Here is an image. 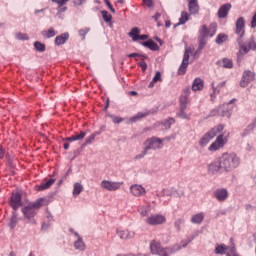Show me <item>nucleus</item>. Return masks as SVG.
<instances>
[{
  "mask_svg": "<svg viewBox=\"0 0 256 256\" xmlns=\"http://www.w3.org/2000/svg\"><path fill=\"white\" fill-rule=\"evenodd\" d=\"M241 164V158L234 152H225L221 155L217 162L211 164L210 167L215 171H233Z\"/></svg>",
  "mask_w": 256,
  "mask_h": 256,
  "instance_id": "1",
  "label": "nucleus"
},
{
  "mask_svg": "<svg viewBox=\"0 0 256 256\" xmlns=\"http://www.w3.org/2000/svg\"><path fill=\"white\" fill-rule=\"evenodd\" d=\"M189 245V241L183 240L180 244H174L171 247H163L161 246V242L157 240H151L150 241V253L152 255H158V256H169L173 255V253H177V251H181V249H184Z\"/></svg>",
  "mask_w": 256,
  "mask_h": 256,
  "instance_id": "2",
  "label": "nucleus"
},
{
  "mask_svg": "<svg viewBox=\"0 0 256 256\" xmlns=\"http://www.w3.org/2000/svg\"><path fill=\"white\" fill-rule=\"evenodd\" d=\"M198 33V51H203L207 45V37H215V34L217 33V23L213 22L209 27H207V25H202Z\"/></svg>",
  "mask_w": 256,
  "mask_h": 256,
  "instance_id": "3",
  "label": "nucleus"
},
{
  "mask_svg": "<svg viewBox=\"0 0 256 256\" xmlns=\"http://www.w3.org/2000/svg\"><path fill=\"white\" fill-rule=\"evenodd\" d=\"M43 205H45V199L39 198L36 201L30 202L26 206H24L22 208V213L26 219H28L29 221L32 220L33 223H35V220L33 219V217L37 215L38 209H41Z\"/></svg>",
  "mask_w": 256,
  "mask_h": 256,
  "instance_id": "4",
  "label": "nucleus"
},
{
  "mask_svg": "<svg viewBox=\"0 0 256 256\" xmlns=\"http://www.w3.org/2000/svg\"><path fill=\"white\" fill-rule=\"evenodd\" d=\"M223 129H225V126L222 124H219L218 126L212 128L210 131L206 132L203 135V137L199 141V145L201 147H205L209 143V141L215 139V137H217V135H219V133H221Z\"/></svg>",
  "mask_w": 256,
  "mask_h": 256,
  "instance_id": "5",
  "label": "nucleus"
},
{
  "mask_svg": "<svg viewBox=\"0 0 256 256\" xmlns=\"http://www.w3.org/2000/svg\"><path fill=\"white\" fill-rule=\"evenodd\" d=\"M229 139L225 137V135L220 134L216 140L208 147V151H219V149H223L225 145H227V142Z\"/></svg>",
  "mask_w": 256,
  "mask_h": 256,
  "instance_id": "6",
  "label": "nucleus"
},
{
  "mask_svg": "<svg viewBox=\"0 0 256 256\" xmlns=\"http://www.w3.org/2000/svg\"><path fill=\"white\" fill-rule=\"evenodd\" d=\"M191 53H193L191 48L185 49L182 63L178 69V75H185V73H187V67H189V57Z\"/></svg>",
  "mask_w": 256,
  "mask_h": 256,
  "instance_id": "7",
  "label": "nucleus"
},
{
  "mask_svg": "<svg viewBox=\"0 0 256 256\" xmlns=\"http://www.w3.org/2000/svg\"><path fill=\"white\" fill-rule=\"evenodd\" d=\"M146 151L151 149H162L163 148V140L161 138L152 137L147 139L144 143Z\"/></svg>",
  "mask_w": 256,
  "mask_h": 256,
  "instance_id": "8",
  "label": "nucleus"
},
{
  "mask_svg": "<svg viewBox=\"0 0 256 256\" xmlns=\"http://www.w3.org/2000/svg\"><path fill=\"white\" fill-rule=\"evenodd\" d=\"M9 205H10V207H12V209L14 211H17V209H19V207H21V205H23L22 196H21L20 192L12 193L10 200H9Z\"/></svg>",
  "mask_w": 256,
  "mask_h": 256,
  "instance_id": "9",
  "label": "nucleus"
},
{
  "mask_svg": "<svg viewBox=\"0 0 256 256\" xmlns=\"http://www.w3.org/2000/svg\"><path fill=\"white\" fill-rule=\"evenodd\" d=\"M121 185H123V183L103 180L100 187L106 191H119V189H121Z\"/></svg>",
  "mask_w": 256,
  "mask_h": 256,
  "instance_id": "10",
  "label": "nucleus"
},
{
  "mask_svg": "<svg viewBox=\"0 0 256 256\" xmlns=\"http://www.w3.org/2000/svg\"><path fill=\"white\" fill-rule=\"evenodd\" d=\"M237 101V99H232L229 103L223 104L220 108L219 111L222 113V117H231V113H233V109H235V105L233 103Z\"/></svg>",
  "mask_w": 256,
  "mask_h": 256,
  "instance_id": "11",
  "label": "nucleus"
},
{
  "mask_svg": "<svg viewBox=\"0 0 256 256\" xmlns=\"http://www.w3.org/2000/svg\"><path fill=\"white\" fill-rule=\"evenodd\" d=\"M167 221V218L163 215L155 214L146 219L147 225H163Z\"/></svg>",
  "mask_w": 256,
  "mask_h": 256,
  "instance_id": "12",
  "label": "nucleus"
},
{
  "mask_svg": "<svg viewBox=\"0 0 256 256\" xmlns=\"http://www.w3.org/2000/svg\"><path fill=\"white\" fill-rule=\"evenodd\" d=\"M255 79V74L249 70L243 72L242 79L240 81V87H247L251 81Z\"/></svg>",
  "mask_w": 256,
  "mask_h": 256,
  "instance_id": "13",
  "label": "nucleus"
},
{
  "mask_svg": "<svg viewBox=\"0 0 256 256\" xmlns=\"http://www.w3.org/2000/svg\"><path fill=\"white\" fill-rule=\"evenodd\" d=\"M235 33L240 37V39L245 35V18L239 17L237 19Z\"/></svg>",
  "mask_w": 256,
  "mask_h": 256,
  "instance_id": "14",
  "label": "nucleus"
},
{
  "mask_svg": "<svg viewBox=\"0 0 256 256\" xmlns=\"http://www.w3.org/2000/svg\"><path fill=\"white\" fill-rule=\"evenodd\" d=\"M191 95V89L189 87H186L182 90V93L179 98L180 106H186L189 105V96Z\"/></svg>",
  "mask_w": 256,
  "mask_h": 256,
  "instance_id": "15",
  "label": "nucleus"
},
{
  "mask_svg": "<svg viewBox=\"0 0 256 256\" xmlns=\"http://www.w3.org/2000/svg\"><path fill=\"white\" fill-rule=\"evenodd\" d=\"M233 6L231 5V3H226L223 4L222 6H220V8L218 9V18L219 19H225L227 18V16L229 15V11H231V8Z\"/></svg>",
  "mask_w": 256,
  "mask_h": 256,
  "instance_id": "16",
  "label": "nucleus"
},
{
  "mask_svg": "<svg viewBox=\"0 0 256 256\" xmlns=\"http://www.w3.org/2000/svg\"><path fill=\"white\" fill-rule=\"evenodd\" d=\"M130 193L134 195V197H143L146 193L145 187L139 184H134L130 187Z\"/></svg>",
  "mask_w": 256,
  "mask_h": 256,
  "instance_id": "17",
  "label": "nucleus"
},
{
  "mask_svg": "<svg viewBox=\"0 0 256 256\" xmlns=\"http://www.w3.org/2000/svg\"><path fill=\"white\" fill-rule=\"evenodd\" d=\"M214 197L215 199H217V201L220 202L227 201V198L229 197V192L225 188H220L214 192Z\"/></svg>",
  "mask_w": 256,
  "mask_h": 256,
  "instance_id": "18",
  "label": "nucleus"
},
{
  "mask_svg": "<svg viewBox=\"0 0 256 256\" xmlns=\"http://www.w3.org/2000/svg\"><path fill=\"white\" fill-rule=\"evenodd\" d=\"M117 235L120 239H133L135 237V231L133 230H117Z\"/></svg>",
  "mask_w": 256,
  "mask_h": 256,
  "instance_id": "19",
  "label": "nucleus"
},
{
  "mask_svg": "<svg viewBox=\"0 0 256 256\" xmlns=\"http://www.w3.org/2000/svg\"><path fill=\"white\" fill-rule=\"evenodd\" d=\"M226 85H227L226 81H223L219 84L212 82L213 94H211V97H214V95H217V93H221V91H224Z\"/></svg>",
  "mask_w": 256,
  "mask_h": 256,
  "instance_id": "20",
  "label": "nucleus"
},
{
  "mask_svg": "<svg viewBox=\"0 0 256 256\" xmlns=\"http://www.w3.org/2000/svg\"><path fill=\"white\" fill-rule=\"evenodd\" d=\"M69 41V33H62L59 36H57L54 40L55 45L59 47L60 45H65Z\"/></svg>",
  "mask_w": 256,
  "mask_h": 256,
  "instance_id": "21",
  "label": "nucleus"
},
{
  "mask_svg": "<svg viewBox=\"0 0 256 256\" xmlns=\"http://www.w3.org/2000/svg\"><path fill=\"white\" fill-rule=\"evenodd\" d=\"M188 3L190 15H197L199 13V2L197 0H188Z\"/></svg>",
  "mask_w": 256,
  "mask_h": 256,
  "instance_id": "22",
  "label": "nucleus"
},
{
  "mask_svg": "<svg viewBox=\"0 0 256 256\" xmlns=\"http://www.w3.org/2000/svg\"><path fill=\"white\" fill-rule=\"evenodd\" d=\"M219 67H223L224 69H233V60L229 58H223L218 61Z\"/></svg>",
  "mask_w": 256,
  "mask_h": 256,
  "instance_id": "23",
  "label": "nucleus"
},
{
  "mask_svg": "<svg viewBox=\"0 0 256 256\" xmlns=\"http://www.w3.org/2000/svg\"><path fill=\"white\" fill-rule=\"evenodd\" d=\"M204 82L201 78H196L192 84V91H203Z\"/></svg>",
  "mask_w": 256,
  "mask_h": 256,
  "instance_id": "24",
  "label": "nucleus"
},
{
  "mask_svg": "<svg viewBox=\"0 0 256 256\" xmlns=\"http://www.w3.org/2000/svg\"><path fill=\"white\" fill-rule=\"evenodd\" d=\"M229 41V35L225 33H219L215 39L216 45H223V43H227Z\"/></svg>",
  "mask_w": 256,
  "mask_h": 256,
  "instance_id": "25",
  "label": "nucleus"
},
{
  "mask_svg": "<svg viewBox=\"0 0 256 256\" xmlns=\"http://www.w3.org/2000/svg\"><path fill=\"white\" fill-rule=\"evenodd\" d=\"M86 135H87V133L80 132V133L74 134L71 137L66 138V141H68L69 143H71L73 141H81V140L85 139Z\"/></svg>",
  "mask_w": 256,
  "mask_h": 256,
  "instance_id": "26",
  "label": "nucleus"
},
{
  "mask_svg": "<svg viewBox=\"0 0 256 256\" xmlns=\"http://www.w3.org/2000/svg\"><path fill=\"white\" fill-rule=\"evenodd\" d=\"M203 219H205V214H203V212H200L191 217V223L200 225V223H203Z\"/></svg>",
  "mask_w": 256,
  "mask_h": 256,
  "instance_id": "27",
  "label": "nucleus"
},
{
  "mask_svg": "<svg viewBox=\"0 0 256 256\" xmlns=\"http://www.w3.org/2000/svg\"><path fill=\"white\" fill-rule=\"evenodd\" d=\"M54 183H55V179L51 178V179L47 180L46 182H43L38 187V191H45V189H50Z\"/></svg>",
  "mask_w": 256,
  "mask_h": 256,
  "instance_id": "28",
  "label": "nucleus"
},
{
  "mask_svg": "<svg viewBox=\"0 0 256 256\" xmlns=\"http://www.w3.org/2000/svg\"><path fill=\"white\" fill-rule=\"evenodd\" d=\"M187 106H180V110L177 113V117H179L180 119H190L191 118V114H187Z\"/></svg>",
  "mask_w": 256,
  "mask_h": 256,
  "instance_id": "29",
  "label": "nucleus"
},
{
  "mask_svg": "<svg viewBox=\"0 0 256 256\" xmlns=\"http://www.w3.org/2000/svg\"><path fill=\"white\" fill-rule=\"evenodd\" d=\"M231 246L227 247L225 244L216 246L215 253L216 255H225L226 251H230Z\"/></svg>",
  "mask_w": 256,
  "mask_h": 256,
  "instance_id": "30",
  "label": "nucleus"
},
{
  "mask_svg": "<svg viewBox=\"0 0 256 256\" xmlns=\"http://www.w3.org/2000/svg\"><path fill=\"white\" fill-rule=\"evenodd\" d=\"M149 111L146 112H138L134 117L130 118L131 123H136V121H140V119H144V117H148Z\"/></svg>",
  "mask_w": 256,
  "mask_h": 256,
  "instance_id": "31",
  "label": "nucleus"
},
{
  "mask_svg": "<svg viewBox=\"0 0 256 256\" xmlns=\"http://www.w3.org/2000/svg\"><path fill=\"white\" fill-rule=\"evenodd\" d=\"M74 247L78 251H85V242H83V238H81V236H78V241L74 242Z\"/></svg>",
  "mask_w": 256,
  "mask_h": 256,
  "instance_id": "32",
  "label": "nucleus"
},
{
  "mask_svg": "<svg viewBox=\"0 0 256 256\" xmlns=\"http://www.w3.org/2000/svg\"><path fill=\"white\" fill-rule=\"evenodd\" d=\"M41 35L44 39H51V37H55V35H57V32H55V28H50L49 30L42 31Z\"/></svg>",
  "mask_w": 256,
  "mask_h": 256,
  "instance_id": "33",
  "label": "nucleus"
},
{
  "mask_svg": "<svg viewBox=\"0 0 256 256\" xmlns=\"http://www.w3.org/2000/svg\"><path fill=\"white\" fill-rule=\"evenodd\" d=\"M144 47H147L148 49H151V51H158L159 50V45L155 43L153 40H148L143 43Z\"/></svg>",
  "mask_w": 256,
  "mask_h": 256,
  "instance_id": "34",
  "label": "nucleus"
},
{
  "mask_svg": "<svg viewBox=\"0 0 256 256\" xmlns=\"http://www.w3.org/2000/svg\"><path fill=\"white\" fill-rule=\"evenodd\" d=\"M140 33H141V31L139 30V28L134 27L131 29V31L128 33V35H129V37H131L132 41H138Z\"/></svg>",
  "mask_w": 256,
  "mask_h": 256,
  "instance_id": "35",
  "label": "nucleus"
},
{
  "mask_svg": "<svg viewBox=\"0 0 256 256\" xmlns=\"http://www.w3.org/2000/svg\"><path fill=\"white\" fill-rule=\"evenodd\" d=\"M159 81H163L161 78V72H156L155 76L153 77L152 81L149 84V89H153L155 87V83H159Z\"/></svg>",
  "mask_w": 256,
  "mask_h": 256,
  "instance_id": "36",
  "label": "nucleus"
},
{
  "mask_svg": "<svg viewBox=\"0 0 256 256\" xmlns=\"http://www.w3.org/2000/svg\"><path fill=\"white\" fill-rule=\"evenodd\" d=\"M83 192V185L81 183H75L73 188V196L77 197L78 195H81Z\"/></svg>",
  "mask_w": 256,
  "mask_h": 256,
  "instance_id": "37",
  "label": "nucleus"
},
{
  "mask_svg": "<svg viewBox=\"0 0 256 256\" xmlns=\"http://www.w3.org/2000/svg\"><path fill=\"white\" fill-rule=\"evenodd\" d=\"M187 21H189V13H187L186 11H183L181 13V17L179 18L178 25H185Z\"/></svg>",
  "mask_w": 256,
  "mask_h": 256,
  "instance_id": "38",
  "label": "nucleus"
},
{
  "mask_svg": "<svg viewBox=\"0 0 256 256\" xmlns=\"http://www.w3.org/2000/svg\"><path fill=\"white\" fill-rule=\"evenodd\" d=\"M34 48L39 53H45V49H47V46H45V44H43V43H41L39 41H36V42H34Z\"/></svg>",
  "mask_w": 256,
  "mask_h": 256,
  "instance_id": "39",
  "label": "nucleus"
},
{
  "mask_svg": "<svg viewBox=\"0 0 256 256\" xmlns=\"http://www.w3.org/2000/svg\"><path fill=\"white\" fill-rule=\"evenodd\" d=\"M175 123L174 118H169L168 120H164L161 125H163L164 129H171V126Z\"/></svg>",
  "mask_w": 256,
  "mask_h": 256,
  "instance_id": "40",
  "label": "nucleus"
},
{
  "mask_svg": "<svg viewBox=\"0 0 256 256\" xmlns=\"http://www.w3.org/2000/svg\"><path fill=\"white\" fill-rule=\"evenodd\" d=\"M101 15H102L105 23H111V19H113V16H111V14H109V12L107 10L101 11Z\"/></svg>",
  "mask_w": 256,
  "mask_h": 256,
  "instance_id": "41",
  "label": "nucleus"
},
{
  "mask_svg": "<svg viewBox=\"0 0 256 256\" xmlns=\"http://www.w3.org/2000/svg\"><path fill=\"white\" fill-rule=\"evenodd\" d=\"M251 51V48H249V45L241 44L239 53L240 55H247V53Z\"/></svg>",
  "mask_w": 256,
  "mask_h": 256,
  "instance_id": "42",
  "label": "nucleus"
},
{
  "mask_svg": "<svg viewBox=\"0 0 256 256\" xmlns=\"http://www.w3.org/2000/svg\"><path fill=\"white\" fill-rule=\"evenodd\" d=\"M15 37H16V39H18L20 41H27V40H29V36L27 34L21 33V32L16 33Z\"/></svg>",
  "mask_w": 256,
  "mask_h": 256,
  "instance_id": "43",
  "label": "nucleus"
},
{
  "mask_svg": "<svg viewBox=\"0 0 256 256\" xmlns=\"http://www.w3.org/2000/svg\"><path fill=\"white\" fill-rule=\"evenodd\" d=\"M17 221V215H13L9 222L10 229H15V227H17Z\"/></svg>",
  "mask_w": 256,
  "mask_h": 256,
  "instance_id": "44",
  "label": "nucleus"
},
{
  "mask_svg": "<svg viewBox=\"0 0 256 256\" xmlns=\"http://www.w3.org/2000/svg\"><path fill=\"white\" fill-rule=\"evenodd\" d=\"M183 223H185V220L182 218H178L175 220L174 226L176 227L177 231H181V225H183Z\"/></svg>",
  "mask_w": 256,
  "mask_h": 256,
  "instance_id": "45",
  "label": "nucleus"
},
{
  "mask_svg": "<svg viewBox=\"0 0 256 256\" xmlns=\"http://www.w3.org/2000/svg\"><path fill=\"white\" fill-rule=\"evenodd\" d=\"M91 31V28H82L79 30V35L82 37V41H85V35Z\"/></svg>",
  "mask_w": 256,
  "mask_h": 256,
  "instance_id": "46",
  "label": "nucleus"
},
{
  "mask_svg": "<svg viewBox=\"0 0 256 256\" xmlns=\"http://www.w3.org/2000/svg\"><path fill=\"white\" fill-rule=\"evenodd\" d=\"M52 3H56L58 7H63V5L69 3V0H52Z\"/></svg>",
  "mask_w": 256,
  "mask_h": 256,
  "instance_id": "47",
  "label": "nucleus"
},
{
  "mask_svg": "<svg viewBox=\"0 0 256 256\" xmlns=\"http://www.w3.org/2000/svg\"><path fill=\"white\" fill-rule=\"evenodd\" d=\"M147 153H149V150H147V148L144 147V150L135 156V159H143V157H145V155H147Z\"/></svg>",
  "mask_w": 256,
  "mask_h": 256,
  "instance_id": "48",
  "label": "nucleus"
},
{
  "mask_svg": "<svg viewBox=\"0 0 256 256\" xmlns=\"http://www.w3.org/2000/svg\"><path fill=\"white\" fill-rule=\"evenodd\" d=\"M248 46L249 49H251L252 51H256V42L255 40L251 39L248 41Z\"/></svg>",
  "mask_w": 256,
  "mask_h": 256,
  "instance_id": "49",
  "label": "nucleus"
},
{
  "mask_svg": "<svg viewBox=\"0 0 256 256\" xmlns=\"http://www.w3.org/2000/svg\"><path fill=\"white\" fill-rule=\"evenodd\" d=\"M105 5L110 9L111 13H115V8H113V5L109 0H104Z\"/></svg>",
  "mask_w": 256,
  "mask_h": 256,
  "instance_id": "50",
  "label": "nucleus"
},
{
  "mask_svg": "<svg viewBox=\"0 0 256 256\" xmlns=\"http://www.w3.org/2000/svg\"><path fill=\"white\" fill-rule=\"evenodd\" d=\"M113 123H123L124 119L117 116H111Z\"/></svg>",
  "mask_w": 256,
  "mask_h": 256,
  "instance_id": "51",
  "label": "nucleus"
},
{
  "mask_svg": "<svg viewBox=\"0 0 256 256\" xmlns=\"http://www.w3.org/2000/svg\"><path fill=\"white\" fill-rule=\"evenodd\" d=\"M95 137H97V134L90 135L88 138H86V143H93V141H95Z\"/></svg>",
  "mask_w": 256,
  "mask_h": 256,
  "instance_id": "52",
  "label": "nucleus"
},
{
  "mask_svg": "<svg viewBox=\"0 0 256 256\" xmlns=\"http://www.w3.org/2000/svg\"><path fill=\"white\" fill-rule=\"evenodd\" d=\"M256 27V12L254 13L252 20H251V28L255 29Z\"/></svg>",
  "mask_w": 256,
  "mask_h": 256,
  "instance_id": "53",
  "label": "nucleus"
},
{
  "mask_svg": "<svg viewBox=\"0 0 256 256\" xmlns=\"http://www.w3.org/2000/svg\"><path fill=\"white\" fill-rule=\"evenodd\" d=\"M255 127H256V119L251 124H249L247 126V129H248V131H253V129H255Z\"/></svg>",
  "mask_w": 256,
  "mask_h": 256,
  "instance_id": "54",
  "label": "nucleus"
},
{
  "mask_svg": "<svg viewBox=\"0 0 256 256\" xmlns=\"http://www.w3.org/2000/svg\"><path fill=\"white\" fill-rule=\"evenodd\" d=\"M143 3L146 7H153V0H143Z\"/></svg>",
  "mask_w": 256,
  "mask_h": 256,
  "instance_id": "55",
  "label": "nucleus"
},
{
  "mask_svg": "<svg viewBox=\"0 0 256 256\" xmlns=\"http://www.w3.org/2000/svg\"><path fill=\"white\" fill-rule=\"evenodd\" d=\"M0 159H5V149H3V146H0Z\"/></svg>",
  "mask_w": 256,
  "mask_h": 256,
  "instance_id": "56",
  "label": "nucleus"
},
{
  "mask_svg": "<svg viewBox=\"0 0 256 256\" xmlns=\"http://www.w3.org/2000/svg\"><path fill=\"white\" fill-rule=\"evenodd\" d=\"M146 39H149V36L143 34V35H138V41H145Z\"/></svg>",
  "mask_w": 256,
  "mask_h": 256,
  "instance_id": "57",
  "label": "nucleus"
},
{
  "mask_svg": "<svg viewBox=\"0 0 256 256\" xmlns=\"http://www.w3.org/2000/svg\"><path fill=\"white\" fill-rule=\"evenodd\" d=\"M139 65H140V67L143 69V71H146V70H147V63H145V62H140Z\"/></svg>",
  "mask_w": 256,
  "mask_h": 256,
  "instance_id": "58",
  "label": "nucleus"
},
{
  "mask_svg": "<svg viewBox=\"0 0 256 256\" xmlns=\"http://www.w3.org/2000/svg\"><path fill=\"white\" fill-rule=\"evenodd\" d=\"M161 18V13L157 12L154 16H153V19L155 21H159V19Z\"/></svg>",
  "mask_w": 256,
  "mask_h": 256,
  "instance_id": "59",
  "label": "nucleus"
},
{
  "mask_svg": "<svg viewBox=\"0 0 256 256\" xmlns=\"http://www.w3.org/2000/svg\"><path fill=\"white\" fill-rule=\"evenodd\" d=\"M165 195H171V193L169 192V189H164L162 191V196L165 197Z\"/></svg>",
  "mask_w": 256,
  "mask_h": 256,
  "instance_id": "60",
  "label": "nucleus"
},
{
  "mask_svg": "<svg viewBox=\"0 0 256 256\" xmlns=\"http://www.w3.org/2000/svg\"><path fill=\"white\" fill-rule=\"evenodd\" d=\"M128 57H130V58L139 57V54L138 53H131V54L128 55Z\"/></svg>",
  "mask_w": 256,
  "mask_h": 256,
  "instance_id": "61",
  "label": "nucleus"
},
{
  "mask_svg": "<svg viewBox=\"0 0 256 256\" xmlns=\"http://www.w3.org/2000/svg\"><path fill=\"white\" fill-rule=\"evenodd\" d=\"M70 233H73L75 235V237H79V233L75 232V230H73V228L69 229Z\"/></svg>",
  "mask_w": 256,
  "mask_h": 256,
  "instance_id": "62",
  "label": "nucleus"
},
{
  "mask_svg": "<svg viewBox=\"0 0 256 256\" xmlns=\"http://www.w3.org/2000/svg\"><path fill=\"white\" fill-rule=\"evenodd\" d=\"M87 0H79L78 2H74L75 5H83Z\"/></svg>",
  "mask_w": 256,
  "mask_h": 256,
  "instance_id": "63",
  "label": "nucleus"
},
{
  "mask_svg": "<svg viewBox=\"0 0 256 256\" xmlns=\"http://www.w3.org/2000/svg\"><path fill=\"white\" fill-rule=\"evenodd\" d=\"M165 27L167 28V29H169V27H171V21H166L165 22Z\"/></svg>",
  "mask_w": 256,
  "mask_h": 256,
  "instance_id": "64",
  "label": "nucleus"
}]
</instances>
